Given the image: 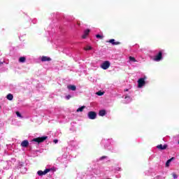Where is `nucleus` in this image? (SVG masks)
<instances>
[{
    "instance_id": "f03ea898",
    "label": "nucleus",
    "mask_w": 179,
    "mask_h": 179,
    "mask_svg": "<svg viewBox=\"0 0 179 179\" xmlns=\"http://www.w3.org/2000/svg\"><path fill=\"white\" fill-rule=\"evenodd\" d=\"M162 59H163V52L159 51V52H158V54H157V55L154 57L153 61L159 62V61H162Z\"/></svg>"
},
{
    "instance_id": "2eb2a0df",
    "label": "nucleus",
    "mask_w": 179,
    "mask_h": 179,
    "mask_svg": "<svg viewBox=\"0 0 179 179\" xmlns=\"http://www.w3.org/2000/svg\"><path fill=\"white\" fill-rule=\"evenodd\" d=\"M8 100L12 101L13 100V95L12 94H8L6 96Z\"/></svg>"
},
{
    "instance_id": "b1692460",
    "label": "nucleus",
    "mask_w": 179,
    "mask_h": 179,
    "mask_svg": "<svg viewBox=\"0 0 179 179\" xmlns=\"http://www.w3.org/2000/svg\"><path fill=\"white\" fill-rule=\"evenodd\" d=\"M71 97H72L71 95H67L66 96V100H69V99H71Z\"/></svg>"
},
{
    "instance_id": "9d476101",
    "label": "nucleus",
    "mask_w": 179,
    "mask_h": 179,
    "mask_svg": "<svg viewBox=\"0 0 179 179\" xmlns=\"http://www.w3.org/2000/svg\"><path fill=\"white\" fill-rule=\"evenodd\" d=\"M21 146L22 148H27V146H29V141L27 140H24L22 143H21Z\"/></svg>"
},
{
    "instance_id": "39448f33",
    "label": "nucleus",
    "mask_w": 179,
    "mask_h": 179,
    "mask_svg": "<svg viewBox=\"0 0 179 179\" xmlns=\"http://www.w3.org/2000/svg\"><path fill=\"white\" fill-rule=\"evenodd\" d=\"M51 171V169H46L44 171H38L37 172L38 176H45L48 173H50Z\"/></svg>"
},
{
    "instance_id": "a211bd4d",
    "label": "nucleus",
    "mask_w": 179,
    "mask_h": 179,
    "mask_svg": "<svg viewBox=\"0 0 179 179\" xmlns=\"http://www.w3.org/2000/svg\"><path fill=\"white\" fill-rule=\"evenodd\" d=\"M129 61H132L133 62H136V59H135V57H129Z\"/></svg>"
},
{
    "instance_id": "4468645a",
    "label": "nucleus",
    "mask_w": 179,
    "mask_h": 179,
    "mask_svg": "<svg viewBox=\"0 0 179 179\" xmlns=\"http://www.w3.org/2000/svg\"><path fill=\"white\" fill-rule=\"evenodd\" d=\"M99 115H100V117H104V115H106V110H100L99 113Z\"/></svg>"
},
{
    "instance_id": "1a4fd4ad",
    "label": "nucleus",
    "mask_w": 179,
    "mask_h": 179,
    "mask_svg": "<svg viewBox=\"0 0 179 179\" xmlns=\"http://www.w3.org/2000/svg\"><path fill=\"white\" fill-rule=\"evenodd\" d=\"M90 33V29H86L84 31V34L82 36V38H86L87 36H89V34Z\"/></svg>"
},
{
    "instance_id": "423d86ee",
    "label": "nucleus",
    "mask_w": 179,
    "mask_h": 179,
    "mask_svg": "<svg viewBox=\"0 0 179 179\" xmlns=\"http://www.w3.org/2000/svg\"><path fill=\"white\" fill-rule=\"evenodd\" d=\"M101 68H102V69H108V68H110V62L108 61H106L104 62L101 65Z\"/></svg>"
},
{
    "instance_id": "20e7f679",
    "label": "nucleus",
    "mask_w": 179,
    "mask_h": 179,
    "mask_svg": "<svg viewBox=\"0 0 179 179\" xmlns=\"http://www.w3.org/2000/svg\"><path fill=\"white\" fill-rule=\"evenodd\" d=\"M138 87H139V88L143 87V86H145V85H146L145 78H139L138 80Z\"/></svg>"
},
{
    "instance_id": "aec40b11",
    "label": "nucleus",
    "mask_w": 179,
    "mask_h": 179,
    "mask_svg": "<svg viewBox=\"0 0 179 179\" xmlns=\"http://www.w3.org/2000/svg\"><path fill=\"white\" fill-rule=\"evenodd\" d=\"M97 96H103V94H104V92H101V91H99L96 92Z\"/></svg>"
},
{
    "instance_id": "bb28decb",
    "label": "nucleus",
    "mask_w": 179,
    "mask_h": 179,
    "mask_svg": "<svg viewBox=\"0 0 179 179\" xmlns=\"http://www.w3.org/2000/svg\"><path fill=\"white\" fill-rule=\"evenodd\" d=\"M124 99H129V96H126Z\"/></svg>"
},
{
    "instance_id": "f3484780",
    "label": "nucleus",
    "mask_w": 179,
    "mask_h": 179,
    "mask_svg": "<svg viewBox=\"0 0 179 179\" xmlns=\"http://www.w3.org/2000/svg\"><path fill=\"white\" fill-rule=\"evenodd\" d=\"M85 107L86 106H81V107H80V108H78V109H77V113H82V111H83V109H85Z\"/></svg>"
},
{
    "instance_id": "f8f14e48",
    "label": "nucleus",
    "mask_w": 179,
    "mask_h": 179,
    "mask_svg": "<svg viewBox=\"0 0 179 179\" xmlns=\"http://www.w3.org/2000/svg\"><path fill=\"white\" fill-rule=\"evenodd\" d=\"M67 88H68L69 90H72L73 92H75V90H76V86L72 85H68V86H67Z\"/></svg>"
},
{
    "instance_id": "5701e85b",
    "label": "nucleus",
    "mask_w": 179,
    "mask_h": 179,
    "mask_svg": "<svg viewBox=\"0 0 179 179\" xmlns=\"http://www.w3.org/2000/svg\"><path fill=\"white\" fill-rule=\"evenodd\" d=\"M104 159H107V156H102L99 158V160H104Z\"/></svg>"
},
{
    "instance_id": "4be33fe9",
    "label": "nucleus",
    "mask_w": 179,
    "mask_h": 179,
    "mask_svg": "<svg viewBox=\"0 0 179 179\" xmlns=\"http://www.w3.org/2000/svg\"><path fill=\"white\" fill-rule=\"evenodd\" d=\"M96 38H101V40H102V38H103V36H101V35H100V34H96Z\"/></svg>"
},
{
    "instance_id": "412c9836",
    "label": "nucleus",
    "mask_w": 179,
    "mask_h": 179,
    "mask_svg": "<svg viewBox=\"0 0 179 179\" xmlns=\"http://www.w3.org/2000/svg\"><path fill=\"white\" fill-rule=\"evenodd\" d=\"M15 114L17 117H19L20 118H22V114H20L19 111L15 112Z\"/></svg>"
},
{
    "instance_id": "6e6552de",
    "label": "nucleus",
    "mask_w": 179,
    "mask_h": 179,
    "mask_svg": "<svg viewBox=\"0 0 179 179\" xmlns=\"http://www.w3.org/2000/svg\"><path fill=\"white\" fill-rule=\"evenodd\" d=\"M157 148L159 149V150H166L167 149V145L164 144V145L162 144L158 145Z\"/></svg>"
},
{
    "instance_id": "0eeeda50",
    "label": "nucleus",
    "mask_w": 179,
    "mask_h": 179,
    "mask_svg": "<svg viewBox=\"0 0 179 179\" xmlns=\"http://www.w3.org/2000/svg\"><path fill=\"white\" fill-rule=\"evenodd\" d=\"M106 43H110L113 45H120L121 44L120 42H115V39H110L109 41H106Z\"/></svg>"
},
{
    "instance_id": "7ed1b4c3",
    "label": "nucleus",
    "mask_w": 179,
    "mask_h": 179,
    "mask_svg": "<svg viewBox=\"0 0 179 179\" xmlns=\"http://www.w3.org/2000/svg\"><path fill=\"white\" fill-rule=\"evenodd\" d=\"M97 117V113L94 111H90L88 113V118L90 120H96Z\"/></svg>"
},
{
    "instance_id": "cd10ccee",
    "label": "nucleus",
    "mask_w": 179,
    "mask_h": 179,
    "mask_svg": "<svg viewBox=\"0 0 179 179\" xmlns=\"http://www.w3.org/2000/svg\"><path fill=\"white\" fill-rule=\"evenodd\" d=\"M124 92H128V89L124 90Z\"/></svg>"
},
{
    "instance_id": "dca6fc26",
    "label": "nucleus",
    "mask_w": 179,
    "mask_h": 179,
    "mask_svg": "<svg viewBox=\"0 0 179 179\" xmlns=\"http://www.w3.org/2000/svg\"><path fill=\"white\" fill-rule=\"evenodd\" d=\"M19 62H22V63L26 62V57H20Z\"/></svg>"
},
{
    "instance_id": "6ab92c4d",
    "label": "nucleus",
    "mask_w": 179,
    "mask_h": 179,
    "mask_svg": "<svg viewBox=\"0 0 179 179\" xmlns=\"http://www.w3.org/2000/svg\"><path fill=\"white\" fill-rule=\"evenodd\" d=\"M84 50H85V51H89V50H92V46H87L86 48H84Z\"/></svg>"
},
{
    "instance_id": "9b49d317",
    "label": "nucleus",
    "mask_w": 179,
    "mask_h": 179,
    "mask_svg": "<svg viewBox=\"0 0 179 179\" xmlns=\"http://www.w3.org/2000/svg\"><path fill=\"white\" fill-rule=\"evenodd\" d=\"M41 60L42 61V62H45L51 61V59L47 56H43Z\"/></svg>"
},
{
    "instance_id": "393cba45",
    "label": "nucleus",
    "mask_w": 179,
    "mask_h": 179,
    "mask_svg": "<svg viewBox=\"0 0 179 179\" xmlns=\"http://www.w3.org/2000/svg\"><path fill=\"white\" fill-rule=\"evenodd\" d=\"M173 178H177L178 176L176 173H173Z\"/></svg>"
},
{
    "instance_id": "ddd939ff",
    "label": "nucleus",
    "mask_w": 179,
    "mask_h": 179,
    "mask_svg": "<svg viewBox=\"0 0 179 179\" xmlns=\"http://www.w3.org/2000/svg\"><path fill=\"white\" fill-rule=\"evenodd\" d=\"M173 160H174V157H172V158L168 159V160L166 161V165H165L166 167H169V166H170V163H171V162H172Z\"/></svg>"
},
{
    "instance_id": "a878e982",
    "label": "nucleus",
    "mask_w": 179,
    "mask_h": 179,
    "mask_svg": "<svg viewBox=\"0 0 179 179\" xmlns=\"http://www.w3.org/2000/svg\"><path fill=\"white\" fill-rule=\"evenodd\" d=\"M53 142H54V143H58V140H57V139H55V140L53 141Z\"/></svg>"
},
{
    "instance_id": "f257e3e1",
    "label": "nucleus",
    "mask_w": 179,
    "mask_h": 179,
    "mask_svg": "<svg viewBox=\"0 0 179 179\" xmlns=\"http://www.w3.org/2000/svg\"><path fill=\"white\" fill-rule=\"evenodd\" d=\"M48 139V136L38 137L32 139V142H37V143H43L44 141Z\"/></svg>"
}]
</instances>
